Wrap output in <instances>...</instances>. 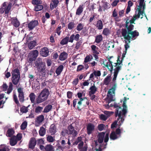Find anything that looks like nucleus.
Returning <instances> with one entry per match:
<instances>
[{"label":"nucleus","mask_w":151,"mask_h":151,"mask_svg":"<svg viewBox=\"0 0 151 151\" xmlns=\"http://www.w3.org/2000/svg\"><path fill=\"white\" fill-rule=\"evenodd\" d=\"M91 48L93 54H99V52L97 50L99 48L95 45H91Z\"/></svg>","instance_id":"nucleus-34"},{"label":"nucleus","mask_w":151,"mask_h":151,"mask_svg":"<svg viewBox=\"0 0 151 151\" xmlns=\"http://www.w3.org/2000/svg\"><path fill=\"white\" fill-rule=\"evenodd\" d=\"M39 132L40 136H43L45 134V129L43 127H41L39 131Z\"/></svg>","instance_id":"nucleus-40"},{"label":"nucleus","mask_w":151,"mask_h":151,"mask_svg":"<svg viewBox=\"0 0 151 151\" xmlns=\"http://www.w3.org/2000/svg\"><path fill=\"white\" fill-rule=\"evenodd\" d=\"M7 2H4L0 8V13L3 14L4 13L5 16H6V17H8L9 13L12 6V4L11 2H9L7 5Z\"/></svg>","instance_id":"nucleus-5"},{"label":"nucleus","mask_w":151,"mask_h":151,"mask_svg":"<svg viewBox=\"0 0 151 151\" xmlns=\"http://www.w3.org/2000/svg\"><path fill=\"white\" fill-rule=\"evenodd\" d=\"M109 133H106L105 136L104 137V142L105 143H107L109 140Z\"/></svg>","instance_id":"nucleus-57"},{"label":"nucleus","mask_w":151,"mask_h":151,"mask_svg":"<svg viewBox=\"0 0 151 151\" xmlns=\"http://www.w3.org/2000/svg\"><path fill=\"white\" fill-rule=\"evenodd\" d=\"M32 3L34 6V10L39 11L42 10L43 9L42 4V1L41 0H32Z\"/></svg>","instance_id":"nucleus-8"},{"label":"nucleus","mask_w":151,"mask_h":151,"mask_svg":"<svg viewBox=\"0 0 151 151\" xmlns=\"http://www.w3.org/2000/svg\"><path fill=\"white\" fill-rule=\"evenodd\" d=\"M95 126L91 123H88L86 127L87 133L88 135H90L93 133L95 129Z\"/></svg>","instance_id":"nucleus-13"},{"label":"nucleus","mask_w":151,"mask_h":151,"mask_svg":"<svg viewBox=\"0 0 151 151\" xmlns=\"http://www.w3.org/2000/svg\"><path fill=\"white\" fill-rule=\"evenodd\" d=\"M43 107L40 106H37L35 108V112L36 114H39L43 110Z\"/></svg>","instance_id":"nucleus-39"},{"label":"nucleus","mask_w":151,"mask_h":151,"mask_svg":"<svg viewBox=\"0 0 151 151\" xmlns=\"http://www.w3.org/2000/svg\"><path fill=\"white\" fill-rule=\"evenodd\" d=\"M113 112H110L108 111H105L104 113L106 115V116L108 117V118L110 116L111 114L113 113Z\"/></svg>","instance_id":"nucleus-56"},{"label":"nucleus","mask_w":151,"mask_h":151,"mask_svg":"<svg viewBox=\"0 0 151 151\" xmlns=\"http://www.w3.org/2000/svg\"><path fill=\"white\" fill-rule=\"evenodd\" d=\"M68 53L63 51L61 52L59 57V59L61 61H63L65 60L68 58Z\"/></svg>","instance_id":"nucleus-22"},{"label":"nucleus","mask_w":151,"mask_h":151,"mask_svg":"<svg viewBox=\"0 0 151 151\" xmlns=\"http://www.w3.org/2000/svg\"><path fill=\"white\" fill-rule=\"evenodd\" d=\"M11 23L16 27H18L20 24L19 22L16 17H12L11 19Z\"/></svg>","instance_id":"nucleus-19"},{"label":"nucleus","mask_w":151,"mask_h":151,"mask_svg":"<svg viewBox=\"0 0 151 151\" xmlns=\"http://www.w3.org/2000/svg\"><path fill=\"white\" fill-rule=\"evenodd\" d=\"M118 119H119V118L117 119V121H114V122H113L111 124V129L113 128H115V127H116V125L117 124V122L120 119H119L118 120ZM120 120L121 119H120ZM121 121L120 120L119 121V126L121 125L122 124V123L120 125V123H119L120 121Z\"/></svg>","instance_id":"nucleus-47"},{"label":"nucleus","mask_w":151,"mask_h":151,"mask_svg":"<svg viewBox=\"0 0 151 151\" xmlns=\"http://www.w3.org/2000/svg\"><path fill=\"white\" fill-rule=\"evenodd\" d=\"M118 138V137L114 131H112L111 133L110 134V139L111 140H115Z\"/></svg>","instance_id":"nucleus-32"},{"label":"nucleus","mask_w":151,"mask_h":151,"mask_svg":"<svg viewBox=\"0 0 151 151\" xmlns=\"http://www.w3.org/2000/svg\"><path fill=\"white\" fill-rule=\"evenodd\" d=\"M11 74L12 77L11 80L12 83L17 86L19 82L20 74L19 70L18 68L12 70Z\"/></svg>","instance_id":"nucleus-4"},{"label":"nucleus","mask_w":151,"mask_h":151,"mask_svg":"<svg viewBox=\"0 0 151 151\" xmlns=\"http://www.w3.org/2000/svg\"><path fill=\"white\" fill-rule=\"evenodd\" d=\"M100 119L101 120L105 121L108 119V117H107L105 114H101L100 115Z\"/></svg>","instance_id":"nucleus-51"},{"label":"nucleus","mask_w":151,"mask_h":151,"mask_svg":"<svg viewBox=\"0 0 151 151\" xmlns=\"http://www.w3.org/2000/svg\"><path fill=\"white\" fill-rule=\"evenodd\" d=\"M36 144V141L34 137L31 138L29 143V148L32 150L35 148V146Z\"/></svg>","instance_id":"nucleus-16"},{"label":"nucleus","mask_w":151,"mask_h":151,"mask_svg":"<svg viewBox=\"0 0 151 151\" xmlns=\"http://www.w3.org/2000/svg\"><path fill=\"white\" fill-rule=\"evenodd\" d=\"M49 132L51 135H54L55 134L56 132V128L55 124H52L51 125Z\"/></svg>","instance_id":"nucleus-23"},{"label":"nucleus","mask_w":151,"mask_h":151,"mask_svg":"<svg viewBox=\"0 0 151 151\" xmlns=\"http://www.w3.org/2000/svg\"><path fill=\"white\" fill-rule=\"evenodd\" d=\"M69 37H66L65 38L62 39L60 41V44L63 45L67 44L69 42Z\"/></svg>","instance_id":"nucleus-36"},{"label":"nucleus","mask_w":151,"mask_h":151,"mask_svg":"<svg viewBox=\"0 0 151 151\" xmlns=\"http://www.w3.org/2000/svg\"><path fill=\"white\" fill-rule=\"evenodd\" d=\"M47 141L49 142H52L55 140L52 136L48 135L47 137Z\"/></svg>","instance_id":"nucleus-49"},{"label":"nucleus","mask_w":151,"mask_h":151,"mask_svg":"<svg viewBox=\"0 0 151 151\" xmlns=\"http://www.w3.org/2000/svg\"><path fill=\"white\" fill-rule=\"evenodd\" d=\"M116 86V85L115 84H114V87L113 88H112L109 91H108V94H110L111 95V91H110L112 90V91L113 92L115 91V88ZM107 97L109 98L108 100V104L107 105L106 107L107 106H108V108H109V104L111 102V101H113V97L112 96H111L110 97L109 96V95L107 94Z\"/></svg>","instance_id":"nucleus-15"},{"label":"nucleus","mask_w":151,"mask_h":151,"mask_svg":"<svg viewBox=\"0 0 151 151\" xmlns=\"http://www.w3.org/2000/svg\"><path fill=\"white\" fill-rule=\"evenodd\" d=\"M136 15H135L132 18V19L129 21L128 19L126 20V19H124V21L126 20V22L124 26H126L127 22V24L128 27L130 25H134L132 24L133 23L135 24L134 22L136 20Z\"/></svg>","instance_id":"nucleus-18"},{"label":"nucleus","mask_w":151,"mask_h":151,"mask_svg":"<svg viewBox=\"0 0 151 151\" xmlns=\"http://www.w3.org/2000/svg\"><path fill=\"white\" fill-rule=\"evenodd\" d=\"M68 128L69 130V132H68V134H72L74 137L76 136L78 132L77 131L74 129V127L72 126V124H70L69 125Z\"/></svg>","instance_id":"nucleus-14"},{"label":"nucleus","mask_w":151,"mask_h":151,"mask_svg":"<svg viewBox=\"0 0 151 151\" xmlns=\"http://www.w3.org/2000/svg\"><path fill=\"white\" fill-rule=\"evenodd\" d=\"M111 33V31L107 28H104L103 32L102 34L105 35H108Z\"/></svg>","instance_id":"nucleus-45"},{"label":"nucleus","mask_w":151,"mask_h":151,"mask_svg":"<svg viewBox=\"0 0 151 151\" xmlns=\"http://www.w3.org/2000/svg\"><path fill=\"white\" fill-rule=\"evenodd\" d=\"M29 97L31 102L33 103H34L36 97L35 94L34 93L32 92L29 94Z\"/></svg>","instance_id":"nucleus-37"},{"label":"nucleus","mask_w":151,"mask_h":151,"mask_svg":"<svg viewBox=\"0 0 151 151\" xmlns=\"http://www.w3.org/2000/svg\"><path fill=\"white\" fill-rule=\"evenodd\" d=\"M75 25L74 22H70L68 24V28L70 30H72L75 27Z\"/></svg>","instance_id":"nucleus-43"},{"label":"nucleus","mask_w":151,"mask_h":151,"mask_svg":"<svg viewBox=\"0 0 151 151\" xmlns=\"http://www.w3.org/2000/svg\"><path fill=\"white\" fill-rule=\"evenodd\" d=\"M63 69V66L62 65H61L58 66L55 70V73L57 75H59L61 73Z\"/></svg>","instance_id":"nucleus-28"},{"label":"nucleus","mask_w":151,"mask_h":151,"mask_svg":"<svg viewBox=\"0 0 151 151\" xmlns=\"http://www.w3.org/2000/svg\"><path fill=\"white\" fill-rule=\"evenodd\" d=\"M111 74L108 75L104 79L103 81V83L104 84L108 85L111 82Z\"/></svg>","instance_id":"nucleus-26"},{"label":"nucleus","mask_w":151,"mask_h":151,"mask_svg":"<svg viewBox=\"0 0 151 151\" xmlns=\"http://www.w3.org/2000/svg\"><path fill=\"white\" fill-rule=\"evenodd\" d=\"M59 3V1L58 0H51L50 5V9L52 10L54 8H56Z\"/></svg>","instance_id":"nucleus-20"},{"label":"nucleus","mask_w":151,"mask_h":151,"mask_svg":"<svg viewBox=\"0 0 151 151\" xmlns=\"http://www.w3.org/2000/svg\"><path fill=\"white\" fill-rule=\"evenodd\" d=\"M52 105L50 104L46 105L44 109L43 112L45 113L49 112L52 109Z\"/></svg>","instance_id":"nucleus-30"},{"label":"nucleus","mask_w":151,"mask_h":151,"mask_svg":"<svg viewBox=\"0 0 151 151\" xmlns=\"http://www.w3.org/2000/svg\"><path fill=\"white\" fill-rule=\"evenodd\" d=\"M116 61L117 62L114 63L113 65L114 67H115V68L114 69V74L112 80L113 81H115L116 80L119 71L121 70V66L119 65L122 63V61H120L119 57H118L117 60Z\"/></svg>","instance_id":"nucleus-7"},{"label":"nucleus","mask_w":151,"mask_h":151,"mask_svg":"<svg viewBox=\"0 0 151 151\" xmlns=\"http://www.w3.org/2000/svg\"><path fill=\"white\" fill-rule=\"evenodd\" d=\"M129 99V98H127L126 97H124L122 105L123 109L121 111H120L119 112L118 110H116L115 112V117H117L118 116L119 117L118 120H119V119H121V121L119 122L120 125L123 122L127 112V107L126 105V103L127 100Z\"/></svg>","instance_id":"nucleus-2"},{"label":"nucleus","mask_w":151,"mask_h":151,"mask_svg":"<svg viewBox=\"0 0 151 151\" xmlns=\"http://www.w3.org/2000/svg\"><path fill=\"white\" fill-rule=\"evenodd\" d=\"M90 91H89V95L91 96L94 94L97 91V88L95 87L94 84L91 86L90 88Z\"/></svg>","instance_id":"nucleus-27"},{"label":"nucleus","mask_w":151,"mask_h":151,"mask_svg":"<svg viewBox=\"0 0 151 151\" xmlns=\"http://www.w3.org/2000/svg\"><path fill=\"white\" fill-rule=\"evenodd\" d=\"M113 58V57H110L109 58H108V60L109 62L106 63V64H104L106 67L109 71H110V73H111L113 70V65H112V63H114L113 61L111 60V58Z\"/></svg>","instance_id":"nucleus-9"},{"label":"nucleus","mask_w":151,"mask_h":151,"mask_svg":"<svg viewBox=\"0 0 151 151\" xmlns=\"http://www.w3.org/2000/svg\"><path fill=\"white\" fill-rule=\"evenodd\" d=\"M49 51L47 47H44L42 48L40 52V54L43 57H47L49 55Z\"/></svg>","instance_id":"nucleus-17"},{"label":"nucleus","mask_w":151,"mask_h":151,"mask_svg":"<svg viewBox=\"0 0 151 151\" xmlns=\"http://www.w3.org/2000/svg\"><path fill=\"white\" fill-rule=\"evenodd\" d=\"M96 26L99 30H101L103 29V24L101 20H99L97 21Z\"/></svg>","instance_id":"nucleus-33"},{"label":"nucleus","mask_w":151,"mask_h":151,"mask_svg":"<svg viewBox=\"0 0 151 151\" xmlns=\"http://www.w3.org/2000/svg\"><path fill=\"white\" fill-rule=\"evenodd\" d=\"M46 151H54L53 146L50 144L47 145L45 146Z\"/></svg>","instance_id":"nucleus-41"},{"label":"nucleus","mask_w":151,"mask_h":151,"mask_svg":"<svg viewBox=\"0 0 151 151\" xmlns=\"http://www.w3.org/2000/svg\"><path fill=\"white\" fill-rule=\"evenodd\" d=\"M84 68V66L82 65H78L77 69V72L81 71Z\"/></svg>","instance_id":"nucleus-55"},{"label":"nucleus","mask_w":151,"mask_h":151,"mask_svg":"<svg viewBox=\"0 0 151 151\" xmlns=\"http://www.w3.org/2000/svg\"><path fill=\"white\" fill-rule=\"evenodd\" d=\"M44 119V116L42 114L37 117L36 119V121L37 123L40 124L42 122Z\"/></svg>","instance_id":"nucleus-31"},{"label":"nucleus","mask_w":151,"mask_h":151,"mask_svg":"<svg viewBox=\"0 0 151 151\" xmlns=\"http://www.w3.org/2000/svg\"><path fill=\"white\" fill-rule=\"evenodd\" d=\"M125 42L126 44L124 45L125 50L127 51L128 48L129 47V45H128V44L129 43L128 42L127 40H125Z\"/></svg>","instance_id":"nucleus-59"},{"label":"nucleus","mask_w":151,"mask_h":151,"mask_svg":"<svg viewBox=\"0 0 151 151\" xmlns=\"http://www.w3.org/2000/svg\"><path fill=\"white\" fill-rule=\"evenodd\" d=\"M36 44L35 41L33 40L31 41L28 44V47L30 49H32L35 47Z\"/></svg>","instance_id":"nucleus-38"},{"label":"nucleus","mask_w":151,"mask_h":151,"mask_svg":"<svg viewBox=\"0 0 151 151\" xmlns=\"http://www.w3.org/2000/svg\"><path fill=\"white\" fill-rule=\"evenodd\" d=\"M38 24V22L36 20H32L27 24L29 30L30 31L33 29Z\"/></svg>","instance_id":"nucleus-12"},{"label":"nucleus","mask_w":151,"mask_h":151,"mask_svg":"<svg viewBox=\"0 0 151 151\" xmlns=\"http://www.w3.org/2000/svg\"><path fill=\"white\" fill-rule=\"evenodd\" d=\"M78 82L79 79L78 78H76L72 82V83L74 85L76 86L78 84Z\"/></svg>","instance_id":"nucleus-64"},{"label":"nucleus","mask_w":151,"mask_h":151,"mask_svg":"<svg viewBox=\"0 0 151 151\" xmlns=\"http://www.w3.org/2000/svg\"><path fill=\"white\" fill-rule=\"evenodd\" d=\"M82 42L81 40H80L76 42V45L75 47V49L76 50H78L79 49L80 46L82 45Z\"/></svg>","instance_id":"nucleus-50"},{"label":"nucleus","mask_w":151,"mask_h":151,"mask_svg":"<svg viewBox=\"0 0 151 151\" xmlns=\"http://www.w3.org/2000/svg\"><path fill=\"white\" fill-rule=\"evenodd\" d=\"M127 22L125 27L126 28H122V29L121 34L122 36L125 40H127L130 43L131 40H134L139 35V32L136 30L132 31L134 29V25H130L128 27Z\"/></svg>","instance_id":"nucleus-1"},{"label":"nucleus","mask_w":151,"mask_h":151,"mask_svg":"<svg viewBox=\"0 0 151 151\" xmlns=\"http://www.w3.org/2000/svg\"><path fill=\"white\" fill-rule=\"evenodd\" d=\"M14 131L12 128L8 129L6 133V135L8 137H12L14 133Z\"/></svg>","instance_id":"nucleus-25"},{"label":"nucleus","mask_w":151,"mask_h":151,"mask_svg":"<svg viewBox=\"0 0 151 151\" xmlns=\"http://www.w3.org/2000/svg\"><path fill=\"white\" fill-rule=\"evenodd\" d=\"M17 91L18 93V98L19 101L21 102H23L24 101L23 88L21 87L18 88Z\"/></svg>","instance_id":"nucleus-10"},{"label":"nucleus","mask_w":151,"mask_h":151,"mask_svg":"<svg viewBox=\"0 0 151 151\" xmlns=\"http://www.w3.org/2000/svg\"><path fill=\"white\" fill-rule=\"evenodd\" d=\"M72 94L73 93L71 92L68 91L67 93V97L68 98L70 99L72 98Z\"/></svg>","instance_id":"nucleus-63"},{"label":"nucleus","mask_w":151,"mask_h":151,"mask_svg":"<svg viewBox=\"0 0 151 151\" xmlns=\"http://www.w3.org/2000/svg\"><path fill=\"white\" fill-rule=\"evenodd\" d=\"M49 94L48 89L45 88L43 89L36 99L37 103L40 104L47 100Z\"/></svg>","instance_id":"nucleus-6"},{"label":"nucleus","mask_w":151,"mask_h":151,"mask_svg":"<svg viewBox=\"0 0 151 151\" xmlns=\"http://www.w3.org/2000/svg\"><path fill=\"white\" fill-rule=\"evenodd\" d=\"M9 150L7 146L4 145H1L0 151H8Z\"/></svg>","instance_id":"nucleus-48"},{"label":"nucleus","mask_w":151,"mask_h":151,"mask_svg":"<svg viewBox=\"0 0 151 151\" xmlns=\"http://www.w3.org/2000/svg\"><path fill=\"white\" fill-rule=\"evenodd\" d=\"M83 5H81L79 6V7L76 10V14L78 15H80L82 12L83 11Z\"/></svg>","instance_id":"nucleus-35"},{"label":"nucleus","mask_w":151,"mask_h":151,"mask_svg":"<svg viewBox=\"0 0 151 151\" xmlns=\"http://www.w3.org/2000/svg\"><path fill=\"white\" fill-rule=\"evenodd\" d=\"M28 107H26L25 106H22L20 109V111L21 112L23 113H26L28 111Z\"/></svg>","instance_id":"nucleus-44"},{"label":"nucleus","mask_w":151,"mask_h":151,"mask_svg":"<svg viewBox=\"0 0 151 151\" xmlns=\"http://www.w3.org/2000/svg\"><path fill=\"white\" fill-rule=\"evenodd\" d=\"M103 40V37L101 35H98L95 37V42L97 43H99L101 42Z\"/></svg>","instance_id":"nucleus-29"},{"label":"nucleus","mask_w":151,"mask_h":151,"mask_svg":"<svg viewBox=\"0 0 151 151\" xmlns=\"http://www.w3.org/2000/svg\"><path fill=\"white\" fill-rule=\"evenodd\" d=\"M91 59L90 56L88 55H87L86 57L85 58L84 60V62L85 63H87L90 61V59Z\"/></svg>","instance_id":"nucleus-60"},{"label":"nucleus","mask_w":151,"mask_h":151,"mask_svg":"<svg viewBox=\"0 0 151 151\" xmlns=\"http://www.w3.org/2000/svg\"><path fill=\"white\" fill-rule=\"evenodd\" d=\"M16 138L17 141L20 140L22 138V134L20 133L18 134L16 136Z\"/></svg>","instance_id":"nucleus-58"},{"label":"nucleus","mask_w":151,"mask_h":151,"mask_svg":"<svg viewBox=\"0 0 151 151\" xmlns=\"http://www.w3.org/2000/svg\"><path fill=\"white\" fill-rule=\"evenodd\" d=\"M32 65L37 68L38 73L42 76L44 75L45 71V64L42 61L41 59L38 58L35 61Z\"/></svg>","instance_id":"nucleus-3"},{"label":"nucleus","mask_w":151,"mask_h":151,"mask_svg":"<svg viewBox=\"0 0 151 151\" xmlns=\"http://www.w3.org/2000/svg\"><path fill=\"white\" fill-rule=\"evenodd\" d=\"M96 14L94 13L93 14L91 15V16L90 17L88 22L89 23L92 22L95 19V16Z\"/></svg>","instance_id":"nucleus-54"},{"label":"nucleus","mask_w":151,"mask_h":151,"mask_svg":"<svg viewBox=\"0 0 151 151\" xmlns=\"http://www.w3.org/2000/svg\"><path fill=\"white\" fill-rule=\"evenodd\" d=\"M9 144L12 146H13L16 145L17 141L16 139V136H13L9 139Z\"/></svg>","instance_id":"nucleus-24"},{"label":"nucleus","mask_w":151,"mask_h":151,"mask_svg":"<svg viewBox=\"0 0 151 151\" xmlns=\"http://www.w3.org/2000/svg\"><path fill=\"white\" fill-rule=\"evenodd\" d=\"M105 126L104 124H101L98 125V128L99 131H101L104 129Z\"/></svg>","instance_id":"nucleus-53"},{"label":"nucleus","mask_w":151,"mask_h":151,"mask_svg":"<svg viewBox=\"0 0 151 151\" xmlns=\"http://www.w3.org/2000/svg\"><path fill=\"white\" fill-rule=\"evenodd\" d=\"M31 55L29 58V61L31 63L33 61H35L39 54L38 51L37 50H34L31 52Z\"/></svg>","instance_id":"nucleus-11"},{"label":"nucleus","mask_w":151,"mask_h":151,"mask_svg":"<svg viewBox=\"0 0 151 151\" xmlns=\"http://www.w3.org/2000/svg\"><path fill=\"white\" fill-rule=\"evenodd\" d=\"M27 125V122L26 121H24L22 122L21 125V129L22 130H24L26 129Z\"/></svg>","instance_id":"nucleus-52"},{"label":"nucleus","mask_w":151,"mask_h":151,"mask_svg":"<svg viewBox=\"0 0 151 151\" xmlns=\"http://www.w3.org/2000/svg\"><path fill=\"white\" fill-rule=\"evenodd\" d=\"M105 132H99L98 135V142L99 143H101L103 141Z\"/></svg>","instance_id":"nucleus-21"},{"label":"nucleus","mask_w":151,"mask_h":151,"mask_svg":"<svg viewBox=\"0 0 151 151\" xmlns=\"http://www.w3.org/2000/svg\"><path fill=\"white\" fill-rule=\"evenodd\" d=\"M13 99H14V101L17 104V106H20V104L18 100L17 96L15 93L13 94Z\"/></svg>","instance_id":"nucleus-42"},{"label":"nucleus","mask_w":151,"mask_h":151,"mask_svg":"<svg viewBox=\"0 0 151 151\" xmlns=\"http://www.w3.org/2000/svg\"><path fill=\"white\" fill-rule=\"evenodd\" d=\"M93 73L94 75L95 76H100L101 74V72L99 70L98 71H94L93 72Z\"/></svg>","instance_id":"nucleus-61"},{"label":"nucleus","mask_w":151,"mask_h":151,"mask_svg":"<svg viewBox=\"0 0 151 151\" xmlns=\"http://www.w3.org/2000/svg\"><path fill=\"white\" fill-rule=\"evenodd\" d=\"M83 24L81 23H79L76 27V30L78 31L82 30L83 28Z\"/></svg>","instance_id":"nucleus-46"},{"label":"nucleus","mask_w":151,"mask_h":151,"mask_svg":"<svg viewBox=\"0 0 151 151\" xmlns=\"http://www.w3.org/2000/svg\"><path fill=\"white\" fill-rule=\"evenodd\" d=\"M118 15L117 11L116 9H114L113 12L112 16L113 17H116Z\"/></svg>","instance_id":"nucleus-62"}]
</instances>
